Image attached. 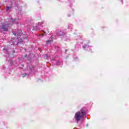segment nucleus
Wrapping results in <instances>:
<instances>
[{
    "label": "nucleus",
    "instance_id": "6",
    "mask_svg": "<svg viewBox=\"0 0 129 129\" xmlns=\"http://www.w3.org/2000/svg\"><path fill=\"white\" fill-rule=\"evenodd\" d=\"M10 47L9 46H6L3 49V52L6 54L5 56L7 57V56H10Z\"/></svg>",
    "mask_w": 129,
    "mask_h": 129
},
{
    "label": "nucleus",
    "instance_id": "8",
    "mask_svg": "<svg viewBox=\"0 0 129 129\" xmlns=\"http://www.w3.org/2000/svg\"><path fill=\"white\" fill-rule=\"evenodd\" d=\"M82 48H83V49L86 50V51H90V49H91V48H92V46H89L87 44H84L82 46Z\"/></svg>",
    "mask_w": 129,
    "mask_h": 129
},
{
    "label": "nucleus",
    "instance_id": "23",
    "mask_svg": "<svg viewBox=\"0 0 129 129\" xmlns=\"http://www.w3.org/2000/svg\"><path fill=\"white\" fill-rule=\"evenodd\" d=\"M86 126H88V124H86Z\"/></svg>",
    "mask_w": 129,
    "mask_h": 129
},
{
    "label": "nucleus",
    "instance_id": "26",
    "mask_svg": "<svg viewBox=\"0 0 129 129\" xmlns=\"http://www.w3.org/2000/svg\"><path fill=\"white\" fill-rule=\"evenodd\" d=\"M5 3H7V0L5 1Z\"/></svg>",
    "mask_w": 129,
    "mask_h": 129
},
{
    "label": "nucleus",
    "instance_id": "12",
    "mask_svg": "<svg viewBox=\"0 0 129 129\" xmlns=\"http://www.w3.org/2000/svg\"><path fill=\"white\" fill-rule=\"evenodd\" d=\"M42 32H43L44 33L40 34L39 35H38V37H44V36H45V34H46V32L44 31V30H42Z\"/></svg>",
    "mask_w": 129,
    "mask_h": 129
},
{
    "label": "nucleus",
    "instance_id": "18",
    "mask_svg": "<svg viewBox=\"0 0 129 129\" xmlns=\"http://www.w3.org/2000/svg\"><path fill=\"white\" fill-rule=\"evenodd\" d=\"M74 59L75 60H78V57H74Z\"/></svg>",
    "mask_w": 129,
    "mask_h": 129
},
{
    "label": "nucleus",
    "instance_id": "14",
    "mask_svg": "<svg viewBox=\"0 0 129 129\" xmlns=\"http://www.w3.org/2000/svg\"><path fill=\"white\" fill-rule=\"evenodd\" d=\"M29 68H30L31 71H33L35 70V67L33 66H30Z\"/></svg>",
    "mask_w": 129,
    "mask_h": 129
},
{
    "label": "nucleus",
    "instance_id": "16",
    "mask_svg": "<svg viewBox=\"0 0 129 129\" xmlns=\"http://www.w3.org/2000/svg\"><path fill=\"white\" fill-rule=\"evenodd\" d=\"M44 59H48V55L44 54Z\"/></svg>",
    "mask_w": 129,
    "mask_h": 129
},
{
    "label": "nucleus",
    "instance_id": "19",
    "mask_svg": "<svg viewBox=\"0 0 129 129\" xmlns=\"http://www.w3.org/2000/svg\"><path fill=\"white\" fill-rule=\"evenodd\" d=\"M12 65H13V61H11L10 63V66H12Z\"/></svg>",
    "mask_w": 129,
    "mask_h": 129
},
{
    "label": "nucleus",
    "instance_id": "7",
    "mask_svg": "<svg viewBox=\"0 0 129 129\" xmlns=\"http://www.w3.org/2000/svg\"><path fill=\"white\" fill-rule=\"evenodd\" d=\"M13 35L14 36H17V37H21L22 35H23V31H22V29L17 30V33H16L14 31L12 32Z\"/></svg>",
    "mask_w": 129,
    "mask_h": 129
},
{
    "label": "nucleus",
    "instance_id": "21",
    "mask_svg": "<svg viewBox=\"0 0 129 129\" xmlns=\"http://www.w3.org/2000/svg\"><path fill=\"white\" fill-rule=\"evenodd\" d=\"M78 37H79V39H80L81 38V36H79Z\"/></svg>",
    "mask_w": 129,
    "mask_h": 129
},
{
    "label": "nucleus",
    "instance_id": "27",
    "mask_svg": "<svg viewBox=\"0 0 129 129\" xmlns=\"http://www.w3.org/2000/svg\"><path fill=\"white\" fill-rule=\"evenodd\" d=\"M3 123H4V124H5V122H4Z\"/></svg>",
    "mask_w": 129,
    "mask_h": 129
},
{
    "label": "nucleus",
    "instance_id": "4",
    "mask_svg": "<svg viewBox=\"0 0 129 129\" xmlns=\"http://www.w3.org/2000/svg\"><path fill=\"white\" fill-rule=\"evenodd\" d=\"M22 42H23V39L18 37L17 39H12L9 43L12 45L16 46V45H18L19 43H22Z\"/></svg>",
    "mask_w": 129,
    "mask_h": 129
},
{
    "label": "nucleus",
    "instance_id": "9",
    "mask_svg": "<svg viewBox=\"0 0 129 129\" xmlns=\"http://www.w3.org/2000/svg\"><path fill=\"white\" fill-rule=\"evenodd\" d=\"M42 26V23H38L37 25L33 27V31H38V29L40 28V27Z\"/></svg>",
    "mask_w": 129,
    "mask_h": 129
},
{
    "label": "nucleus",
    "instance_id": "2",
    "mask_svg": "<svg viewBox=\"0 0 129 129\" xmlns=\"http://www.w3.org/2000/svg\"><path fill=\"white\" fill-rule=\"evenodd\" d=\"M86 115V109L85 108H82L80 111L76 112L74 119L76 122L78 123L80 120H84V117Z\"/></svg>",
    "mask_w": 129,
    "mask_h": 129
},
{
    "label": "nucleus",
    "instance_id": "29",
    "mask_svg": "<svg viewBox=\"0 0 129 129\" xmlns=\"http://www.w3.org/2000/svg\"><path fill=\"white\" fill-rule=\"evenodd\" d=\"M51 38H53V36H51Z\"/></svg>",
    "mask_w": 129,
    "mask_h": 129
},
{
    "label": "nucleus",
    "instance_id": "17",
    "mask_svg": "<svg viewBox=\"0 0 129 129\" xmlns=\"http://www.w3.org/2000/svg\"><path fill=\"white\" fill-rule=\"evenodd\" d=\"M27 75H30V74H28L25 73V74H23L22 77H25V76H27Z\"/></svg>",
    "mask_w": 129,
    "mask_h": 129
},
{
    "label": "nucleus",
    "instance_id": "11",
    "mask_svg": "<svg viewBox=\"0 0 129 129\" xmlns=\"http://www.w3.org/2000/svg\"><path fill=\"white\" fill-rule=\"evenodd\" d=\"M73 27V25H72V24H69L68 27V29L69 30H71Z\"/></svg>",
    "mask_w": 129,
    "mask_h": 129
},
{
    "label": "nucleus",
    "instance_id": "25",
    "mask_svg": "<svg viewBox=\"0 0 129 129\" xmlns=\"http://www.w3.org/2000/svg\"><path fill=\"white\" fill-rule=\"evenodd\" d=\"M13 53H15V50H13Z\"/></svg>",
    "mask_w": 129,
    "mask_h": 129
},
{
    "label": "nucleus",
    "instance_id": "15",
    "mask_svg": "<svg viewBox=\"0 0 129 129\" xmlns=\"http://www.w3.org/2000/svg\"><path fill=\"white\" fill-rule=\"evenodd\" d=\"M51 42H52V40H47L46 41L47 45H49V44H51Z\"/></svg>",
    "mask_w": 129,
    "mask_h": 129
},
{
    "label": "nucleus",
    "instance_id": "24",
    "mask_svg": "<svg viewBox=\"0 0 129 129\" xmlns=\"http://www.w3.org/2000/svg\"><path fill=\"white\" fill-rule=\"evenodd\" d=\"M121 3H122V0H120Z\"/></svg>",
    "mask_w": 129,
    "mask_h": 129
},
{
    "label": "nucleus",
    "instance_id": "22",
    "mask_svg": "<svg viewBox=\"0 0 129 129\" xmlns=\"http://www.w3.org/2000/svg\"><path fill=\"white\" fill-rule=\"evenodd\" d=\"M68 17H70V15L69 14H68Z\"/></svg>",
    "mask_w": 129,
    "mask_h": 129
},
{
    "label": "nucleus",
    "instance_id": "3",
    "mask_svg": "<svg viewBox=\"0 0 129 129\" xmlns=\"http://www.w3.org/2000/svg\"><path fill=\"white\" fill-rule=\"evenodd\" d=\"M9 4H10V6L9 5H7V6L6 7V10L7 12H10L14 7H17L18 8V12L19 13H21L22 12V7H19V3H18V0H10L9 1Z\"/></svg>",
    "mask_w": 129,
    "mask_h": 129
},
{
    "label": "nucleus",
    "instance_id": "20",
    "mask_svg": "<svg viewBox=\"0 0 129 129\" xmlns=\"http://www.w3.org/2000/svg\"><path fill=\"white\" fill-rule=\"evenodd\" d=\"M3 69H6V67L5 66H3Z\"/></svg>",
    "mask_w": 129,
    "mask_h": 129
},
{
    "label": "nucleus",
    "instance_id": "1",
    "mask_svg": "<svg viewBox=\"0 0 129 129\" xmlns=\"http://www.w3.org/2000/svg\"><path fill=\"white\" fill-rule=\"evenodd\" d=\"M10 20L11 22L7 19L2 26L0 25V31H5L7 32L9 30L10 25H12V24H17V25H18L19 24L18 19H13L12 18H11Z\"/></svg>",
    "mask_w": 129,
    "mask_h": 129
},
{
    "label": "nucleus",
    "instance_id": "28",
    "mask_svg": "<svg viewBox=\"0 0 129 129\" xmlns=\"http://www.w3.org/2000/svg\"><path fill=\"white\" fill-rule=\"evenodd\" d=\"M67 51V49L66 50V52Z\"/></svg>",
    "mask_w": 129,
    "mask_h": 129
},
{
    "label": "nucleus",
    "instance_id": "5",
    "mask_svg": "<svg viewBox=\"0 0 129 129\" xmlns=\"http://www.w3.org/2000/svg\"><path fill=\"white\" fill-rule=\"evenodd\" d=\"M67 32H63L61 30H57L56 32V35L55 33L53 34V36H55V37H60V38H66V34Z\"/></svg>",
    "mask_w": 129,
    "mask_h": 129
},
{
    "label": "nucleus",
    "instance_id": "13",
    "mask_svg": "<svg viewBox=\"0 0 129 129\" xmlns=\"http://www.w3.org/2000/svg\"><path fill=\"white\" fill-rule=\"evenodd\" d=\"M76 48H81V45H80V44L79 43V42H78L76 45Z\"/></svg>",
    "mask_w": 129,
    "mask_h": 129
},
{
    "label": "nucleus",
    "instance_id": "10",
    "mask_svg": "<svg viewBox=\"0 0 129 129\" xmlns=\"http://www.w3.org/2000/svg\"><path fill=\"white\" fill-rule=\"evenodd\" d=\"M56 65L57 66H60V65H62V62H61L60 60H57L56 61Z\"/></svg>",
    "mask_w": 129,
    "mask_h": 129
}]
</instances>
